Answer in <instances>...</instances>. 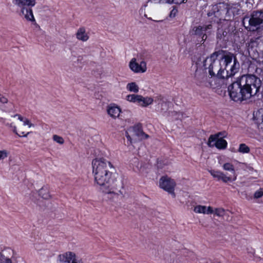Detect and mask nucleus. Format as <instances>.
<instances>
[{"mask_svg":"<svg viewBox=\"0 0 263 263\" xmlns=\"http://www.w3.org/2000/svg\"><path fill=\"white\" fill-rule=\"evenodd\" d=\"M162 110H165L164 107H163V108H162Z\"/></svg>","mask_w":263,"mask_h":263,"instance_id":"37998d69","label":"nucleus"},{"mask_svg":"<svg viewBox=\"0 0 263 263\" xmlns=\"http://www.w3.org/2000/svg\"><path fill=\"white\" fill-rule=\"evenodd\" d=\"M125 136H126V138H127V140H128V141H130V142L131 143V142H132V138H131L130 136L129 135V134H128V132H126V133H125Z\"/></svg>","mask_w":263,"mask_h":263,"instance_id":"4c0bfd02","label":"nucleus"},{"mask_svg":"<svg viewBox=\"0 0 263 263\" xmlns=\"http://www.w3.org/2000/svg\"><path fill=\"white\" fill-rule=\"evenodd\" d=\"M211 175L215 178H217L218 180H221L223 182L227 183L229 181L232 182V176L230 175H227L224 174L223 172L211 170L210 171Z\"/></svg>","mask_w":263,"mask_h":263,"instance_id":"dca6fc26","label":"nucleus"},{"mask_svg":"<svg viewBox=\"0 0 263 263\" xmlns=\"http://www.w3.org/2000/svg\"><path fill=\"white\" fill-rule=\"evenodd\" d=\"M187 0H165V3H167L169 4H181L182 3H186Z\"/></svg>","mask_w":263,"mask_h":263,"instance_id":"c85d7f7f","label":"nucleus"},{"mask_svg":"<svg viewBox=\"0 0 263 263\" xmlns=\"http://www.w3.org/2000/svg\"><path fill=\"white\" fill-rule=\"evenodd\" d=\"M178 12L177 9L174 8L170 12V16L171 17H175L177 12Z\"/></svg>","mask_w":263,"mask_h":263,"instance_id":"f704fd0d","label":"nucleus"},{"mask_svg":"<svg viewBox=\"0 0 263 263\" xmlns=\"http://www.w3.org/2000/svg\"><path fill=\"white\" fill-rule=\"evenodd\" d=\"M228 10H229V13L227 14V20H230L232 17L233 18L236 11V8L232 7H229L228 5Z\"/></svg>","mask_w":263,"mask_h":263,"instance_id":"a878e982","label":"nucleus"},{"mask_svg":"<svg viewBox=\"0 0 263 263\" xmlns=\"http://www.w3.org/2000/svg\"><path fill=\"white\" fill-rule=\"evenodd\" d=\"M159 186L171 194L173 197H175L174 188L176 186V183L173 179L167 176L162 177L159 181Z\"/></svg>","mask_w":263,"mask_h":263,"instance_id":"9d476101","label":"nucleus"},{"mask_svg":"<svg viewBox=\"0 0 263 263\" xmlns=\"http://www.w3.org/2000/svg\"><path fill=\"white\" fill-rule=\"evenodd\" d=\"M53 139L54 141L61 144H63L64 142V140L62 137H60L56 135H53Z\"/></svg>","mask_w":263,"mask_h":263,"instance_id":"c756f323","label":"nucleus"},{"mask_svg":"<svg viewBox=\"0 0 263 263\" xmlns=\"http://www.w3.org/2000/svg\"><path fill=\"white\" fill-rule=\"evenodd\" d=\"M24 125H28L29 127H31V126H33V124L31 123L30 121L27 119H26L24 121Z\"/></svg>","mask_w":263,"mask_h":263,"instance_id":"473e14b6","label":"nucleus"},{"mask_svg":"<svg viewBox=\"0 0 263 263\" xmlns=\"http://www.w3.org/2000/svg\"><path fill=\"white\" fill-rule=\"evenodd\" d=\"M212 26L211 24L208 25L198 26L194 27L192 30V34L197 36L201 39L200 42L203 44L207 38L206 32L208 30L212 29Z\"/></svg>","mask_w":263,"mask_h":263,"instance_id":"f8f14e48","label":"nucleus"},{"mask_svg":"<svg viewBox=\"0 0 263 263\" xmlns=\"http://www.w3.org/2000/svg\"><path fill=\"white\" fill-rule=\"evenodd\" d=\"M222 49L214 51L203 61V66L204 69L208 70L210 76L222 81V69L221 59Z\"/></svg>","mask_w":263,"mask_h":263,"instance_id":"7ed1b4c3","label":"nucleus"},{"mask_svg":"<svg viewBox=\"0 0 263 263\" xmlns=\"http://www.w3.org/2000/svg\"><path fill=\"white\" fill-rule=\"evenodd\" d=\"M260 78L254 74H243L238 77L228 87L231 99L236 102H242L252 97H263V87Z\"/></svg>","mask_w":263,"mask_h":263,"instance_id":"f03ea898","label":"nucleus"},{"mask_svg":"<svg viewBox=\"0 0 263 263\" xmlns=\"http://www.w3.org/2000/svg\"><path fill=\"white\" fill-rule=\"evenodd\" d=\"M15 116H18V119L21 121H23V117H22L21 115H18V114H16L14 116V117Z\"/></svg>","mask_w":263,"mask_h":263,"instance_id":"58836bf2","label":"nucleus"},{"mask_svg":"<svg viewBox=\"0 0 263 263\" xmlns=\"http://www.w3.org/2000/svg\"><path fill=\"white\" fill-rule=\"evenodd\" d=\"M7 157V152L6 150L0 151V160Z\"/></svg>","mask_w":263,"mask_h":263,"instance_id":"2f4dec72","label":"nucleus"},{"mask_svg":"<svg viewBox=\"0 0 263 263\" xmlns=\"http://www.w3.org/2000/svg\"><path fill=\"white\" fill-rule=\"evenodd\" d=\"M222 167L224 170L230 172V174L227 173L226 175L231 176L232 181H235L237 178V175L235 173L233 165L230 163H226L223 165Z\"/></svg>","mask_w":263,"mask_h":263,"instance_id":"a211bd4d","label":"nucleus"},{"mask_svg":"<svg viewBox=\"0 0 263 263\" xmlns=\"http://www.w3.org/2000/svg\"><path fill=\"white\" fill-rule=\"evenodd\" d=\"M214 16L219 20H227V14L229 13L228 5L224 3H219L213 8Z\"/></svg>","mask_w":263,"mask_h":263,"instance_id":"ddd939ff","label":"nucleus"},{"mask_svg":"<svg viewBox=\"0 0 263 263\" xmlns=\"http://www.w3.org/2000/svg\"><path fill=\"white\" fill-rule=\"evenodd\" d=\"M12 3L21 8V13L26 20L31 22H35L31 9L36 4L35 0H12Z\"/></svg>","mask_w":263,"mask_h":263,"instance_id":"423d86ee","label":"nucleus"},{"mask_svg":"<svg viewBox=\"0 0 263 263\" xmlns=\"http://www.w3.org/2000/svg\"><path fill=\"white\" fill-rule=\"evenodd\" d=\"M14 254V251L10 248L4 249L0 252V263H12L10 256L12 255L11 257L13 258Z\"/></svg>","mask_w":263,"mask_h":263,"instance_id":"2eb2a0df","label":"nucleus"},{"mask_svg":"<svg viewBox=\"0 0 263 263\" xmlns=\"http://www.w3.org/2000/svg\"><path fill=\"white\" fill-rule=\"evenodd\" d=\"M206 206L203 205H197L194 208V212L197 213L205 214Z\"/></svg>","mask_w":263,"mask_h":263,"instance_id":"bb28decb","label":"nucleus"},{"mask_svg":"<svg viewBox=\"0 0 263 263\" xmlns=\"http://www.w3.org/2000/svg\"><path fill=\"white\" fill-rule=\"evenodd\" d=\"M195 78L196 84L201 86H205L206 87H217L220 86V84H217L216 83H213V81L216 79L213 78L211 76H207L206 73L203 70H196L195 74Z\"/></svg>","mask_w":263,"mask_h":263,"instance_id":"0eeeda50","label":"nucleus"},{"mask_svg":"<svg viewBox=\"0 0 263 263\" xmlns=\"http://www.w3.org/2000/svg\"><path fill=\"white\" fill-rule=\"evenodd\" d=\"M13 132H14V133H16V134H17L19 136H21V135H18V134L16 133V127H14V129H13ZM29 134V132H28V133H27V134H24V132H22V136L27 137V136Z\"/></svg>","mask_w":263,"mask_h":263,"instance_id":"e433bc0d","label":"nucleus"},{"mask_svg":"<svg viewBox=\"0 0 263 263\" xmlns=\"http://www.w3.org/2000/svg\"><path fill=\"white\" fill-rule=\"evenodd\" d=\"M222 53V81H224L232 78L239 72L240 63L235 54L224 50Z\"/></svg>","mask_w":263,"mask_h":263,"instance_id":"20e7f679","label":"nucleus"},{"mask_svg":"<svg viewBox=\"0 0 263 263\" xmlns=\"http://www.w3.org/2000/svg\"><path fill=\"white\" fill-rule=\"evenodd\" d=\"M263 196V189L260 188L259 190L256 191L254 194V198L259 199Z\"/></svg>","mask_w":263,"mask_h":263,"instance_id":"cd10ccee","label":"nucleus"},{"mask_svg":"<svg viewBox=\"0 0 263 263\" xmlns=\"http://www.w3.org/2000/svg\"><path fill=\"white\" fill-rule=\"evenodd\" d=\"M162 110H165L164 107H163V108H162Z\"/></svg>","mask_w":263,"mask_h":263,"instance_id":"79ce46f5","label":"nucleus"},{"mask_svg":"<svg viewBox=\"0 0 263 263\" xmlns=\"http://www.w3.org/2000/svg\"><path fill=\"white\" fill-rule=\"evenodd\" d=\"M237 32L235 27L229 23L223 24L218 27L216 33L217 45L219 47L226 48L232 35Z\"/></svg>","mask_w":263,"mask_h":263,"instance_id":"39448f33","label":"nucleus"},{"mask_svg":"<svg viewBox=\"0 0 263 263\" xmlns=\"http://www.w3.org/2000/svg\"><path fill=\"white\" fill-rule=\"evenodd\" d=\"M0 102L2 103H6L8 102V99L4 97H2L0 98Z\"/></svg>","mask_w":263,"mask_h":263,"instance_id":"c9c22d12","label":"nucleus"},{"mask_svg":"<svg viewBox=\"0 0 263 263\" xmlns=\"http://www.w3.org/2000/svg\"><path fill=\"white\" fill-rule=\"evenodd\" d=\"M214 213L213 208L211 206H209L208 208H206L205 214H209Z\"/></svg>","mask_w":263,"mask_h":263,"instance_id":"72a5a7b5","label":"nucleus"},{"mask_svg":"<svg viewBox=\"0 0 263 263\" xmlns=\"http://www.w3.org/2000/svg\"><path fill=\"white\" fill-rule=\"evenodd\" d=\"M224 210L223 209H216L215 211V214L218 216H222L224 214Z\"/></svg>","mask_w":263,"mask_h":263,"instance_id":"7c9ffc66","label":"nucleus"},{"mask_svg":"<svg viewBox=\"0 0 263 263\" xmlns=\"http://www.w3.org/2000/svg\"><path fill=\"white\" fill-rule=\"evenodd\" d=\"M95 182L103 187L106 194H122L123 183L117 180L115 168L112 164L104 158H96L92 161Z\"/></svg>","mask_w":263,"mask_h":263,"instance_id":"f257e3e1","label":"nucleus"},{"mask_svg":"<svg viewBox=\"0 0 263 263\" xmlns=\"http://www.w3.org/2000/svg\"><path fill=\"white\" fill-rule=\"evenodd\" d=\"M127 89L129 91L135 93L138 92L139 91V87L135 82L128 83L127 85Z\"/></svg>","mask_w":263,"mask_h":263,"instance_id":"4be33fe9","label":"nucleus"},{"mask_svg":"<svg viewBox=\"0 0 263 263\" xmlns=\"http://www.w3.org/2000/svg\"><path fill=\"white\" fill-rule=\"evenodd\" d=\"M153 102V99L151 98H144L141 96V103L139 105L142 106H146L151 104Z\"/></svg>","mask_w":263,"mask_h":263,"instance_id":"b1692460","label":"nucleus"},{"mask_svg":"<svg viewBox=\"0 0 263 263\" xmlns=\"http://www.w3.org/2000/svg\"><path fill=\"white\" fill-rule=\"evenodd\" d=\"M39 194L42 198L45 199H48L50 197L48 191L44 187H42L39 190Z\"/></svg>","mask_w":263,"mask_h":263,"instance_id":"5701e85b","label":"nucleus"},{"mask_svg":"<svg viewBox=\"0 0 263 263\" xmlns=\"http://www.w3.org/2000/svg\"><path fill=\"white\" fill-rule=\"evenodd\" d=\"M126 100L130 102L141 103V96L135 94L128 95L126 96Z\"/></svg>","mask_w":263,"mask_h":263,"instance_id":"412c9836","label":"nucleus"},{"mask_svg":"<svg viewBox=\"0 0 263 263\" xmlns=\"http://www.w3.org/2000/svg\"><path fill=\"white\" fill-rule=\"evenodd\" d=\"M220 136H222L220 132L211 135L208 140V145L210 147L215 146L218 149H225L227 146V142L222 138H219Z\"/></svg>","mask_w":263,"mask_h":263,"instance_id":"1a4fd4ad","label":"nucleus"},{"mask_svg":"<svg viewBox=\"0 0 263 263\" xmlns=\"http://www.w3.org/2000/svg\"><path fill=\"white\" fill-rule=\"evenodd\" d=\"M76 35L78 40L82 41H86L89 37L84 27H81L78 29Z\"/></svg>","mask_w":263,"mask_h":263,"instance_id":"aec40b11","label":"nucleus"},{"mask_svg":"<svg viewBox=\"0 0 263 263\" xmlns=\"http://www.w3.org/2000/svg\"><path fill=\"white\" fill-rule=\"evenodd\" d=\"M133 132L136 136L141 140L147 139L149 137L147 134L143 132L141 126L139 125H137L133 127Z\"/></svg>","mask_w":263,"mask_h":263,"instance_id":"6ab92c4d","label":"nucleus"},{"mask_svg":"<svg viewBox=\"0 0 263 263\" xmlns=\"http://www.w3.org/2000/svg\"><path fill=\"white\" fill-rule=\"evenodd\" d=\"M58 263H82L76 254L72 252H67L58 255Z\"/></svg>","mask_w":263,"mask_h":263,"instance_id":"9b49d317","label":"nucleus"},{"mask_svg":"<svg viewBox=\"0 0 263 263\" xmlns=\"http://www.w3.org/2000/svg\"><path fill=\"white\" fill-rule=\"evenodd\" d=\"M238 151L241 153H249L250 149L246 144L241 143L239 145Z\"/></svg>","mask_w":263,"mask_h":263,"instance_id":"393cba45","label":"nucleus"},{"mask_svg":"<svg viewBox=\"0 0 263 263\" xmlns=\"http://www.w3.org/2000/svg\"><path fill=\"white\" fill-rule=\"evenodd\" d=\"M129 67L130 69L136 73H143L146 71V63L145 61H142L140 64L136 62L135 58H133L129 62Z\"/></svg>","mask_w":263,"mask_h":263,"instance_id":"4468645a","label":"nucleus"},{"mask_svg":"<svg viewBox=\"0 0 263 263\" xmlns=\"http://www.w3.org/2000/svg\"><path fill=\"white\" fill-rule=\"evenodd\" d=\"M107 113L112 118H116L119 116L121 109L115 104H110L108 106Z\"/></svg>","mask_w":263,"mask_h":263,"instance_id":"f3484780","label":"nucleus"},{"mask_svg":"<svg viewBox=\"0 0 263 263\" xmlns=\"http://www.w3.org/2000/svg\"><path fill=\"white\" fill-rule=\"evenodd\" d=\"M249 30L256 31L263 26V9L252 12L249 20Z\"/></svg>","mask_w":263,"mask_h":263,"instance_id":"6e6552de","label":"nucleus"},{"mask_svg":"<svg viewBox=\"0 0 263 263\" xmlns=\"http://www.w3.org/2000/svg\"><path fill=\"white\" fill-rule=\"evenodd\" d=\"M17 263V262H16ZM21 263H25V261L23 259H21Z\"/></svg>","mask_w":263,"mask_h":263,"instance_id":"a19ab883","label":"nucleus"},{"mask_svg":"<svg viewBox=\"0 0 263 263\" xmlns=\"http://www.w3.org/2000/svg\"><path fill=\"white\" fill-rule=\"evenodd\" d=\"M167 106V104H166V103L165 102H162L161 103V106L163 107V106H165V107H166Z\"/></svg>","mask_w":263,"mask_h":263,"instance_id":"ea45409f","label":"nucleus"}]
</instances>
